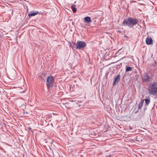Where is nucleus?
I'll return each mask as SVG.
<instances>
[{
	"mask_svg": "<svg viewBox=\"0 0 157 157\" xmlns=\"http://www.w3.org/2000/svg\"><path fill=\"white\" fill-rule=\"evenodd\" d=\"M138 22V20L136 19L129 17L127 19L124 20L122 22V24L124 26H127L132 28L137 25Z\"/></svg>",
	"mask_w": 157,
	"mask_h": 157,
	"instance_id": "nucleus-1",
	"label": "nucleus"
},
{
	"mask_svg": "<svg viewBox=\"0 0 157 157\" xmlns=\"http://www.w3.org/2000/svg\"><path fill=\"white\" fill-rule=\"evenodd\" d=\"M148 90L150 94L155 95L157 93V82H153L151 83L148 86Z\"/></svg>",
	"mask_w": 157,
	"mask_h": 157,
	"instance_id": "nucleus-2",
	"label": "nucleus"
},
{
	"mask_svg": "<svg viewBox=\"0 0 157 157\" xmlns=\"http://www.w3.org/2000/svg\"><path fill=\"white\" fill-rule=\"evenodd\" d=\"M54 81V78L52 76L48 77L47 80L46 84L48 88L52 87Z\"/></svg>",
	"mask_w": 157,
	"mask_h": 157,
	"instance_id": "nucleus-3",
	"label": "nucleus"
},
{
	"mask_svg": "<svg viewBox=\"0 0 157 157\" xmlns=\"http://www.w3.org/2000/svg\"><path fill=\"white\" fill-rule=\"evenodd\" d=\"M73 44L74 45L75 44L76 48L78 49L84 48L86 46V44L85 42L79 40L77 41L76 44L75 43H73Z\"/></svg>",
	"mask_w": 157,
	"mask_h": 157,
	"instance_id": "nucleus-4",
	"label": "nucleus"
},
{
	"mask_svg": "<svg viewBox=\"0 0 157 157\" xmlns=\"http://www.w3.org/2000/svg\"><path fill=\"white\" fill-rule=\"evenodd\" d=\"M141 78L144 82H148L150 80V77L147 73L144 74L143 76H141Z\"/></svg>",
	"mask_w": 157,
	"mask_h": 157,
	"instance_id": "nucleus-5",
	"label": "nucleus"
},
{
	"mask_svg": "<svg viewBox=\"0 0 157 157\" xmlns=\"http://www.w3.org/2000/svg\"><path fill=\"white\" fill-rule=\"evenodd\" d=\"M120 79V76L119 75H118L116 77H115L114 79L113 85H114L115 84L118 83Z\"/></svg>",
	"mask_w": 157,
	"mask_h": 157,
	"instance_id": "nucleus-6",
	"label": "nucleus"
},
{
	"mask_svg": "<svg viewBox=\"0 0 157 157\" xmlns=\"http://www.w3.org/2000/svg\"><path fill=\"white\" fill-rule=\"evenodd\" d=\"M39 12L38 11H36L35 12L32 11L29 14V16L30 17L33 16H34L35 15L37 14Z\"/></svg>",
	"mask_w": 157,
	"mask_h": 157,
	"instance_id": "nucleus-7",
	"label": "nucleus"
},
{
	"mask_svg": "<svg viewBox=\"0 0 157 157\" xmlns=\"http://www.w3.org/2000/svg\"><path fill=\"white\" fill-rule=\"evenodd\" d=\"M146 42L147 45H152L153 44V40H146Z\"/></svg>",
	"mask_w": 157,
	"mask_h": 157,
	"instance_id": "nucleus-8",
	"label": "nucleus"
},
{
	"mask_svg": "<svg viewBox=\"0 0 157 157\" xmlns=\"http://www.w3.org/2000/svg\"><path fill=\"white\" fill-rule=\"evenodd\" d=\"M144 100H142L139 105L138 108L139 109H141L144 103Z\"/></svg>",
	"mask_w": 157,
	"mask_h": 157,
	"instance_id": "nucleus-9",
	"label": "nucleus"
},
{
	"mask_svg": "<svg viewBox=\"0 0 157 157\" xmlns=\"http://www.w3.org/2000/svg\"><path fill=\"white\" fill-rule=\"evenodd\" d=\"M85 20L87 22H91L90 18L89 17H86L84 18Z\"/></svg>",
	"mask_w": 157,
	"mask_h": 157,
	"instance_id": "nucleus-10",
	"label": "nucleus"
},
{
	"mask_svg": "<svg viewBox=\"0 0 157 157\" xmlns=\"http://www.w3.org/2000/svg\"><path fill=\"white\" fill-rule=\"evenodd\" d=\"M126 72L131 71L132 70V67L129 66H126Z\"/></svg>",
	"mask_w": 157,
	"mask_h": 157,
	"instance_id": "nucleus-11",
	"label": "nucleus"
},
{
	"mask_svg": "<svg viewBox=\"0 0 157 157\" xmlns=\"http://www.w3.org/2000/svg\"><path fill=\"white\" fill-rule=\"evenodd\" d=\"M71 8L72 9V11L73 12H75L76 11L77 9L75 8V5H72Z\"/></svg>",
	"mask_w": 157,
	"mask_h": 157,
	"instance_id": "nucleus-12",
	"label": "nucleus"
},
{
	"mask_svg": "<svg viewBox=\"0 0 157 157\" xmlns=\"http://www.w3.org/2000/svg\"><path fill=\"white\" fill-rule=\"evenodd\" d=\"M145 101V105H148L150 102V100L148 99H144Z\"/></svg>",
	"mask_w": 157,
	"mask_h": 157,
	"instance_id": "nucleus-13",
	"label": "nucleus"
},
{
	"mask_svg": "<svg viewBox=\"0 0 157 157\" xmlns=\"http://www.w3.org/2000/svg\"><path fill=\"white\" fill-rule=\"evenodd\" d=\"M113 156V155H107L106 156V157H112Z\"/></svg>",
	"mask_w": 157,
	"mask_h": 157,
	"instance_id": "nucleus-14",
	"label": "nucleus"
},
{
	"mask_svg": "<svg viewBox=\"0 0 157 157\" xmlns=\"http://www.w3.org/2000/svg\"><path fill=\"white\" fill-rule=\"evenodd\" d=\"M146 39L148 40V39H152V38L151 37H147Z\"/></svg>",
	"mask_w": 157,
	"mask_h": 157,
	"instance_id": "nucleus-15",
	"label": "nucleus"
}]
</instances>
